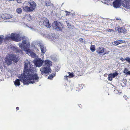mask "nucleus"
Returning a JSON list of instances; mask_svg holds the SVG:
<instances>
[{
    "label": "nucleus",
    "mask_w": 130,
    "mask_h": 130,
    "mask_svg": "<svg viewBox=\"0 0 130 130\" xmlns=\"http://www.w3.org/2000/svg\"><path fill=\"white\" fill-rule=\"evenodd\" d=\"M29 63L25 62L24 73L21 74L19 77L21 81L22 80L24 85H28L29 83L33 84L35 81H39V77L37 74L34 73L35 71L30 67L28 69V65Z\"/></svg>",
    "instance_id": "f257e3e1"
},
{
    "label": "nucleus",
    "mask_w": 130,
    "mask_h": 130,
    "mask_svg": "<svg viewBox=\"0 0 130 130\" xmlns=\"http://www.w3.org/2000/svg\"><path fill=\"white\" fill-rule=\"evenodd\" d=\"M22 39L23 41L22 43H19V46L21 48H22L23 47L24 50L26 51L27 54H30L32 52L28 48L30 46L29 42L27 41V38L25 36L22 37Z\"/></svg>",
    "instance_id": "f03ea898"
},
{
    "label": "nucleus",
    "mask_w": 130,
    "mask_h": 130,
    "mask_svg": "<svg viewBox=\"0 0 130 130\" xmlns=\"http://www.w3.org/2000/svg\"><path fill=\"white\" fill-rule=\"evenodd\" d=\"M18 61L17 56L14 54H9L7 56L5 59V61L8 65H10L12 63V61L15 63Z\"/></svg>",
    "instance_id": "7ed1b4c3"
},
{
    "label": "nucleus",
    "mask_w": 130,
    "mask_h": 130,
    "mask_svg": "<svg viewBox=\"0 0 130 130\" xmlns=\"http://www.w3.org/2000/svg\"><path fill=\"white\" fill-rule=\"evenodd\" d=\"M22 37H21L19 34L12 33L10 36H7L4 39L6 41L11 40L16 42H18L21 41Z\"/></svg>",
    "instance_id": "20e7f679"
},
{
    "label": "nucleus",
    "mask_w": 130,
    "mask_h": 130,
    "mask_svg": "<svg viewBox=\"0 0 130 130\" xmlns=\"http://www.w3.org/2000/svg\"><path fill=\"white\" fill-rule=\"evenodd\" d=\"M40 71L41 72V74L42 75L49 74V73L51 72V68L50 67L46 66L43 67H41L40 69Z\"/></svg>",
    "instance_id": "39448f33"
},
{
    "label": "nucleus",
    "mask_w": 130,
    "mask_h": 130,
    "mask_svg": "<svg viewBox=\"0 0 130 130\" xmlns=\"http://www.w3.org/2000/svg\"><path fill=\"white\" fill-rule=\"evenodd\" d=\"M122 5L127 9H130V0H122Z\"/></svg>",
    "instance_id": "423d86ee"
},
{
    "label": "nucleus",
    "mask_w": 130,
    "mask_h": 130,
    "mask_svg": "<svg viewBox=\"0 0 130 130\" xmlns=\"http://www.w3.org/2000/svg\"><path fill=\"white\" fill-rule=\"evenodd\" d=\"M34 62L36 67H40L42 65L43 61L41 58H38L36 59Z\"/></svg>",
    "instance_id": "0eeeda50"
},
{
    "label": "nucleus",
    "mask_w": 130,
    "mask_h": 130,
    "mask_svg": "<svg viewBox=\"0 0 130 130\" xmlns=\"http://www.w3.org/2000/svg\"><path fill=\"white\" fill-rule=\"evenodd\" d=\"M53 26L54 28L58 30H61L63 27L61 23L58 22H56L55 25Z\"/></svg>",
    "instance_id": "6e6552de"
},
{
    "label": "nucleus",
    "mask_w": 130,
    "mask_h": 130,
    "mask_svg": "<svg viewBox=\"0 0 130 130\" xmlns=\"http://www.w3.org/2000/svg\"><path fill=\"white\" fill-rule=\"evenodd\" d=\"M121 0H116L113 3V6L116 8H118L120 6Z\"/></svg>",
    "instance_id": "1a4fd4ad"
},
{
    "label": "nucleus",
    "mask_w": 130,
    "mask_h": 130,
    "mask_svg": "<svg viewBox=\"0 0 130 130\" xmlns=\"http://www.w3.org/2000/svg\"><path fill=\"white\" fill-rule=\"evenodd\" d=\"M28 3L30 5V8L33 11L36 8V4L35 2L32 1H30L28 2Z\"/></svg>",
    "instance_id": "9d476101"
},
{
    "label": "nucleus",
    "mask_w": 130,
    "mask_h": 130,
    "mask_svg": "<svg viewBox=\"0 0 130 130\" xmlns=\"http://www.w3.org/2000/svg\"><path fill=\"white\" fill-rule=\"evenodd\" d=\"M43 24L47 27H50V24L49 23L48 20L45 18H44L42 20Z\"/></svg>",
    "instance_id": "9b49d317"
},
{
    "label": "nucleus",
    "mask_w": 130,
    "mask_h": 130,
    "mask_svg": "<svg viewBox=\"0 0 130 130\" xmlns=\"http://www.w3.org/2000/svg\"><path fill=\"white\" fill-rule=\"evenodd\" d=\"M1 17L4 20L10 19L12 17V16L11 15L6 13L2 14Z\"/></svg>",
    "instance_id": "f8f14e48"
},
{
    "label": "nucleus",
    "mask_w": 130,
    "mask_h": 130,
    "mask_svg": "<svg viewBox=\"0 0 130 130\" xmlns=\"http://www.w3.org/2000/svg\"><path fill=\"white\" fill-rule=\"evenodd\" d=\"M105 49L101 46L99 47L96 50V52L99 54L104 53Z\"/></svg>",
    "instance_id": "ddd939ff"
},
{
    "label": "nucleus",
    "mask_w": 130,
    "mask_h": 130,
    "mask_svg": "<svg viewBox=\"0 0 130 130\" xmlns=\"http://www.w3.org/2000/svg\"><path fill=\"white\" fill-rule=\"evenodd\" d=\"M125 41L123 40H118L113 42L112 44L114 45H118L122 43H124Z\"/></svg>",
    "instance_id": "4468645a"
},
{
    "label": "nucleus",
    "mask_w": 130,
    "mask_h": 130,
    "mask_svg": "<svg viewBox=\"0 0 130 130\" xmlns=\"http://www.w3.org/2000/svg\"><path fill=\"white\" fill-rule=\"evenodd\" d=\"M44 65L47 66V67L50 68L52 65V62L48 60H46L44 61Z\"/></svg>",
    "instance_id": "2eb2a0df"
},
{
    "label": "nucleus",
    "mask_w": 130,
    "mask_h": 130,
    "mask_svg": "<svg viewBox=\"0 0 130 130\" xmlns=\"http://www.w3.org/2000/svg\"><path fill=\"white\" fill-rule=\"evenodd\" d=\"M23 18L24 19H26L29 21H30L32 20L31 17L29 14H25L24 15Z\"/></svg>",
    "instance_id": "dca6fc26"
},
{
    "label": "nucleus",
    "mask_w": 130,
    "mask_h": 130,
    "mask_svg": "<svg viewBox=\"0 0 130 130\" xmlns=\"http://www.w3.org/2000/svg\"><path fill=\"white\" fill-rule=\"evenodd\" d=\"M40 47L41 52L43 53H44L46 51V47L42 44L40 45Z\"/></svg>",
    "instance_id": "f3484780"
},
{
    "label": "nucleus",
    "mask_w": 130,
    "mask_h": 130,
    "mask_svg": "<svg viewBox=\"0 0 130 130\" xmlns=\"http://www.w3.org/2000/svg\"><path fill=\"white\" fill-rule=\"evenodd\" d=\"M23 10L27 12H30L32 11L30 7L28 6H26L23 7Z\"/></svg>",
    "instance_id": "a211bd4d"
},
{
    "label": "nucleus",
    "mask_w": 130,
    "mask_h": 130,
    "mask_svg": "<svg viewBox=\"0 0 130 130\" xmlns=\"http://www.w3.org/2000/svg\"><path fill=\"white\" fill-rule=\"evenodd\" d=\"M126 30L124 27H122L120 28V33L122 32L123 33H126Z\"/></svg>",
    "instance_id": "6ab92c4d"
},
{
    "label": "nucleus",
    "mask_w": 130,
    "mask_h": 130,
    "mask_svg": "<svg viewBox=\"0 0 130 130\" xmlns=\"http://www.w3.org/2000/svg\"><path fill=\"white\" fill-rule=\"evenodd\" d=\"M20 80L19 79H17L14 82V85L15 86H19L20 85Z\"/></svg>",
    "instance_id": "aec40b11"
},
{
    "label": "nucleus",
    "mask_w": 130,
    "mask_h": 130,
    "mask_svg": "<svg viewBox=\"0 0 130 130\" xmlns=\"http://www.w3.org/2000/svg\"><path fill=\"white\" fill-rule=\"evenodd\" d=\"M91 51L93 52L95 50V46L94 45H91L90 47Z\"/></svg>",
    "instance_id": "412c9836"
},
{
    "label": "nucleus",
    "mask_w": 130,
    "mask_h": 130,
    "mask_svg": "<svg viewBox=\"0 0 130 130\" xmlns=\"http://www.w3.org/2000/svg\"><path fill=\"white\" fill-rule=\"evenodd\" d=\"M16 11L17 13L20 14L22 12V10L21 8H18L17 9Z\"/></svg>",
    "instance_id": "4be33fe9"
},
{
    "label": "nucleus",
    "mask_w": 130,
    "mask_h": 130,
    "mask_svg": "<svg viewBox=\"0 0 130 130\" xmlns=\"http://www.w3.org/2000/svg\"><path fill=\"white\" fill-rule=\"evenodd\" d=\"M110 74H111V75L113 78H114L115 77L117 76L118 75V73L117 72L113 73H111Z\"/></svg>",
    "instance_id": "5701e85b"
},
{
    "label": "nucleus",
    "mask_w": 130,
    "mask_h": 130,
    "mask_svg": "<svg viewBox=\"0 0 130 130\" xmlns=\"http://www.w3.org/2000/svg\"><path fill=\"white\" fill-rule=\"evenodd\" d=\"M4 39V37L3 35L0 36V45L2 43L3 40Z\"/></svg>",
    "instance_id": "b1692460"
},
{
    "label": "nucleus",
    "mask_w": 130,
    "mask_h": 130,
    "mask_svg": "<svg viewBox=\"0 0 130 130\" xmlns=\"http://www.w3.org/2000/svg\"><path fill=\"white\" fill-rule=\"evenodd\" d=\"M111 75V74H110L108 75V77L107 78L108 80L110 81H111L113 77Z\"/></svg>",
    "instance_id": "393cba45"
},
{
    "label": "nucleus",
    "mask_w": 130,
    "mask_h": 130,
    "mask_svg": "<svg viewBox=\"0 0 130 130\" xmlns=\"http://www.w3.org/2000/svg\"><path fill=\"white\" fill-rule=\"evenodd\" d=\"M55 73H53V74H51L48 77V79H51L52 78H53V77L55 76Z\"/></svg>",
    "instance_id": "a878e982"
},
{
    "label": "nucleus",
    "mask_w": 130,
    "mask_h": 130,
    "mask_svg": "<svg viewBox=\"0 0 130 130\" xmlns=\"http://www.w3.org/2000/svg\"><path fill=\"white\" fill-rule=\"evenodd\" d=\"M30 55L32 57L34 58L36 56V54L34 53L31 52L30 54Z\"/></svg>",
    "instance_id": "bb28decb"
},
{
    "label": "nucleus",
    "mask_w": 130,
    "mask_h": 130,
    "mask_svg": "<svg viewBox=\"0 0 130 130\" xmlns=\"http://www.w3.org/2000/svg\"><path fill=\"white\" fill-rule=\"evenodd\" d=\"M16 52L18 53H21L22 54L23 53L22 51L20 49H19L18 48L16 49Z\"/></svg>",
    "instance_id": "cd10ccee"
},
{
    "label": "nucleus",
    "mask_w": 130,
    "mask_h": 130,
    "mask_svg": "<svg viewBox=\"0 0 130 130\" xmlns=\"http://www.w3.org/2000/svg\"><path fill=\"white\" fill-rule=\"evenodd\" d=\"M68 73H69V75L68 76L69 78H70L71 77H73L74 76L73 74V73H70L69 72Z\"/></svg>",
    "instance_id": "c85d7f7f"
},
{
    "label": "nucleus",
    "mask_w": 130,
    "mask_h": 130,
    "mask_svg": "<svg viewBox=\"0 0 130 130\" xmlns=\"http://www.w3.org/2000/svg\"><path fill=\"white\" fill-rule=\"evenodd\" d=\"M125 60L128 63H130V58L129 57H127L125 58Z\"/></svg>",
    "instance_id": "c756f323"
},
{
    "label": "nucleus",
    "mask_w": 130,
    "mask_h": 130,
    "mask_svg": "<svg viewBox=\"0 0 130 130\" xmlns=\"http://www.w3.org/2000/svg\"><path fill=\"white\" fill-rule=\"evenodd\" d=\"M128 71V69L127 68H125L124 70L123 71V73H124L127 74V72Z\"/></svg>",
    "instance_id": "7c9ffc66"
},
{
    "label": "nucleus",
    "mask_w": 130,
    "mask_h": 130,
    "mask_svg": "<svg viewBox=\"0 0 130 130\" xmlns=\"http://www.w3.org/2000/svg\"><path fill=\"white\" fill-rule=\"evenodd\" d=\"M45 5L46 6H50L51 5V3L48 2H46L45 3Z\"/></svg>",
    "instance_id": "2f4dec72"
},
{
    "label": "nucleus",
    "mask_w": 130,
    "mask_h": 130,
    "mask_svg": "<svg viewBox=\"0 0 130 130\" xmlns=\"http://www.w3.org/2000/svg\"><path fill=\"white\" fill-rule=\"evenodd\" d=\"M106 31L110 32L114 31L112 29H107Z\"/></svg>",
    "instance_id": "473e14b6"
},
{
    "label": "nucleus",
    "mask_w": 130,
    "mask_h": 130,
    "mask_svg": "<svg viewBox=\"0 0 130 130\" xmlns=\"http://www.w3.org/2000/svg\"><path fill=\"white\" fill-rule=\"evenodd\" d=\"M120 28L119 26H118L115 28V30H118V31L119 33H120Z\"/></svg>",
    "instance_id": "72a5a7b5"
},
{
    "label": "nucleus",
    "mask_w": 130,
    "mask_h": 130,
    "mask_svg": "<svg viewBox=\"0 0 130 130\" xmlns=\"http://www.w3.org/2000/svg\"><path fill=\"white\" fill-rule=\"evenodd\" d=\"M66 16L69 15L70 14V12H69L67 11H66Z\"/></svg>",
    "instance_id": "f704fd0d"
},
{
    "label": "nucleus",
    "mask_w": 130,
    "mask_h": 130,
    "mask_svg": "<svg viewBox=\"0 0 130 130\" xmlns=\"http://www.w3.org/2000/svg\"><path fill=\"white\" fill-rule=\"evenodd\" d=\"M80 42L82 43L83 42V39L82 38H80L79 39Z\"/></svg>",
    "instance_id": "c9c22d12"
},
{
    "label": "nucleus",
    "mask_w": 130,
    "mask_h": 130,
    "mask_svg": "<svg viewBox=\"0 0 130 130\" xmlns=\"http://www.w3.org/2000/svg\"><path fill=\"white\" fill-rule=\"evenodd\" d=\"M17 1L18 3H21L22 2L21 0H17Z\"/></svg>",
    "instance_id": "e433bc0d"
},
{
    "label": "nucleus",
    "mask_w": 130,
    "mask_h": 130,
    "mask_svg": "<svg viewBox=\"0 0 130 130\" xmlns=\"http://www.w3.org/2000/svg\"><path fill=\"white\" fill-rule=\"evenodd\" d=\"M123 97L126 100H127V99L128 98V97L127 96L125 95H124L123 96Z\"/></svg>",
    "instance_id": "4c0bfd02"
},
{
    "label": "nucleus",
    "mask_w": 130,
    "mask_h": 130,
    "mask_svg": "<svg viewBox=\"0 0 130 130\" xmlns=\"http://www.w3.org/2000/svg\"><path fill=\"white\" fill-rule=\"evenodd\" d=\"M120 60L122 61L123 62L125 60V59H124L123 58L121 57L120 58Z\"/></svg>",
    "instance_id": "58836bf2"
},
{
    "label": "nucleus",
    "mask_w": 130,
    "mask_h": 130,
    "mask_svg": "<svg viewBox=\"0 0 130 130\" xmlns=\"http://www.w3.org/2000/svg\"><path fill=\"white\" fill-rule=\"evenodd\" d=\"M68 77H69V76H67V75L64 76V79L66 80H68Z\"/></svg>",
    "instance_id": "ea45409f"
},
{
    "label": "nucleus",
    "mask_w": 130,
    "mask_h": 130,
    "mask_svg": "<svg viewBox=\"0 0 130 130\" xmlns=\"http://www.w3.org/2000/svg\"><path fill=\"white\" fill-rule=\"evenodd\" d=\"M118 47H119V48H122L123 47H124V46L123 45L120 46H118Z\"/></svg>",
    "instance_id": "a19ab883"
},
{
    "label": "nucleus",
    "mask_w": 130,
    "mask_h": 130,
    "mask_svg": "<svg viewBox=\"0 0 130 130\" xmlns=\"http://www.w3.org/2000/svg\"><path fill=\"white\" fill-rule=\"evenodd\" d=\"M126 74L129 75H130V71H128V72Z\"/></svg>",
    "instance_id": "79ce46f5"
},
{
    "label": "nucleus",
    "mask_w": 130,
    "mask_h": 130,
    "mask_svg": "<svg viewBox=\"0 0 130 130\" xmlns=\"http://www.w3.org/2000/svg\"><path fill=\"white\" fill-rule=\"evenodd\" d=\"M16 109L17 110V111L18 110H19V107H17L16 108Z\"/></svg>",
    "instance_id": "37998d69"
},
{
    "label": "nucleus",
    "mask_w": 130,
    "mask_h": 130,
    "mask_svg": "<svg viewBox=\"0 0 130 130\" xmlns=\"http://www.w3.org/2000/svg\"><path fill=\"white\" fill-rule=\"evenodd\" d=\"M78 106L80 107H81L82 106V105L81 104L79 105Z\"/></svg>",
    "instance_id": "c03bdc74"
},
{
    "label": "nucleus",
    "mask_w": 130,
    "mask_h": 130,
    "mask_svg": "<svg viewBox=\"0 0 130 130\" xmlns=\"http://www.w3.org/2000/svg\"><path fill=\"white\" fill-rule=\"evenodd\" d=\"M116 20H120V18H117L116 19Z\"/></svg>",
    "instance_id": "a18cd8bd"
},
{
    "label": "nucleus",
    "mask_w": 130,
    "mask_h": 130,
    "mask_svg": "<svg viewBox=\"0 0 130 130\" xmlns=\"http://www.w3.org/2000/svg\"><path fill=\"white\" fill-rule=\"evenodd\" d=\"M11 1H14V0H11Z\"/></svg>",
    "instance_id": "49530a36"
},
{
    "label": "nucleus",
    "mask_w": 130,
    "mask_h": 130,
    "mask_svg": "<svg viewBox=\"0 0 130 130\" xmlns=\"http://www.w3.org/2000/svg\"><path fill=\"white\" fill-rule=\"evenodd\" d=\"M106 54V53H104V54Z\"/></svg>",
    "instance_id": "de8ad7c7"
}]
</instances>
